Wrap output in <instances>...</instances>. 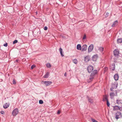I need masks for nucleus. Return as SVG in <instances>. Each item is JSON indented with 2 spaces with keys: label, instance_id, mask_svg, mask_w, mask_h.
I'll use <instances>...</instances> for the list:
<instances>
[{
  "label": "nucleus",
  "instance_id": "39",
  "mask_svg": "<svg viewBox=\"0 0 122 122\" xmlns=\"http://www.w3.org/2000/svg\"><path fill=\"white\" fill-rule=\"evenodd\" d=\"M120 111H122V105L120 107Z\"/></svg>",
  "mask_w": 122,
  "mask_h": 122
},
{
  "label": "nucleus",
  "instance_id": "21",
  "mask_svg": "<svg viewBox=\"0 0 122 122\" xmlns=\"http://www.w3.org/2000/svg\"><path fill=\"white\" fill-rule=\"evenodd\" d=\"M117 42L118 43H121L122 42V39L119 38L117 40Z\"/></svg>",
  "mask_w": 122,
  "mask_h": 122
},
{
  "label": "nucleus",
  "instance_id": "27",
  "mask_svg": "<svg viewBox=\"0 0 122 122\" xmlns=\"http://www.w3.org/2000/svg\"><path fill=\"white\" fill-rule=\"evenodd\" d=\"M46 66L47 67H51V66L50 64L48 63L46 64Z\"/></svg>",
  "mask_w": 122,
  "mask_h": 122
},
{
  "label": "nucleus",
  "instance_id": "30",
  "mask_svg": "<svg viewBox=\"0 0 122 122\" xmlns=\"http://www.w3.org/2000/svg\"><path fill=\"white\" fill-rule=\"evenodd\" d=\"M107 105L108 107H109L110 105L109 103V102L108 100H107Z\"/></svg>",
  "mask_w": 122,
  "mask_h": 122
},
{
  "label": "nucleus",
  "instance_id": "24",
  "mask_svg": "<svg viewBox=\"0 0 122 122\" xmlns=\"http://www.w3.org/2000/svg\"><path fill=\"white\" fill-rule=\"evenodd\" d=\"M103 48L102 47H100L99 48V50L102 52L103 51Z\"/></svg>",
  "mask_w": 122,
  "mask_h": 122
},
{
  "label": "nucleus",
  "instance_id": "23",
  "mask_svg": "<svg viewBox=\"0 0 122 122\" xmlns=\"http://www.w3.org/2000/svg\"><path fill=\"white\" fill-rule=\"evenodd\" d=\"M73 62L75 64H77L78 62V61L76 59L73 60Z\"/></svg>",
  "mask_w": 122,
  "mask_h": 122
},
{
  "label": "nucleus",
  "instance_id": "22",
  "mask_svg": "<svg viewBox=\"0 0 122 122\" xmlns=\"http://www.w3.org/2000/svg\"><path fill=\"white\" fill-rule=\"evenodd\" d=\"M49 73L48 72L46 74L43 76L44 78H47L49 76Z\"/></svg>",
  "mask_w": 122,
  "mask_h": 122
},
{
  "label": "nucleus",
  "instance_id": "38",
  "mask_svg": "<svg viewBox=\"0 0 122 122\" xmlns=\"http://www.w3.org/2000/svg\"><path fill=\"white\" fill-rule=\"evenodd\" d=\"M60 113V111L59 110H58L57 112V113L58 114H59Z\"/></svg>",
  "mask_w": 122,
  "mask_h": 122
},
{
  "label": "nucleus",
  "instance_id": "33",
  "mask_svg": "<svg viewBox=\"0 0 122 122\" xmlns=\"http://www.w3.org/2000/svg\"><path fill=\"white\" fill-rule=\"evenodd\" d=\"M35 67V66L34 65H32L31 67V69H33Z\"/></svg>",
  "mask_w": 122,
  "mask_h": 122
},
{
  "label": "nucleus",
  "instance_id": "40",
  "mask_svg": "<svg viewBox=\"0 0 122 122\" xmlns=\"http://www.w3.org/2000/svg\"><path fill=\"white\" fill-rule=\"evenodd\" d=\"M67 75V74L66 72H65L64 74V76H66Z\"/></svg>",
  "mask_w": 122,
  "mask_h": 122
},
{
  "label": "nucleus",
  "instance_id": "15",
  "mask_svg": "<svg viewBox=\"0 0 122 122\" xmlns=\"http://www.w3.org/2000/svg\"><path fill=\"white\" fill-rule=\"evenodd\" d=\"M89 60L90 58L88 56H87L85 57L84 59L85 61L86 62L89 61Z\"/></svg>",
  "mask_w": 122,
  "mask_h": 122
},
{
  "label": "nucleus",
  "instance_id": "42",
  "mask_svg": "<svg viewBox=\"0 0 122 122\" xmlns=\"http://www.w3.org/2000/svg\"><path fill=\"white\" fill-rule=\"evenodd\" d=\"M107 15H108V14H109V13H107Z\"/></svg>",
  "mask_w": 122,
  "mask_h": 122
},
{
  "label": "nucleus",
  "instance_id": "6",
  "mask_svg": "<svg viewBox=\"0 0 122 122\" xmlns=\"http://www.w3.org/2000/svg\"><path fill=\"white\" fill-rule=\"evenodd\" d=\"M87 48V46L86 45H83L82 47V51H86Z\"/></svg>",
  "mask_w": 122,
  "mask_h": 122
},
{
  "label": "nucleus",
  "instance_id": "32",
  "mask_svg": "<svg viewBox=\"0 0 122 122\" xmlns=\"http://www.w3.org/2000/svg\"><path fill=\"white\" fill-rule=\"evenodd\" d=\"M0 113L2 114H5V112L4 111H1L0 112Z\"/></svg>",
  "mask_w": 122,
  "mask_h": 122
},
{
  "label": "nucleus",
  "instance_id": "35",
  "mask_svg": "<svg viewBox=\"0 0 122 122\" xmlns=\"http://www.w3.org/2000/svg\"><path fill=\"white\" fill-rule=\"evenodd\" d=\"M44 29L45 30H46L47 29V27L46 26H45L44 28Z\"/></svg>",
  "mask_w": 122,
  "mask_h": 122
},
{
  "label": "nucleus",
  "instance_id": "37",
  "mask_svg": "<svg viewBox=\"0 0 122 122\" xmlns=\"http://www.w3.org/2000/svg\"><path fill=\"white\" fill-rule=\"evenodd\" d=\"M13 83L14 84H16L15 81V80L14 79L13 80Z\"/></svg>",
  "mask_w": 122,
  "mask_h": 122
},
{
  "label": "nucleus",
  "instance_id": "1",
  "mask_svg": "<svg viewBox=\"0 0 122 122\" xmlns=\"http://www.w3.org/2000/svg\"><path fill=\"white\" fill-rule=\"evenodd\" d=\"M122 114L120 112H117L116 114L115 118L117 120L122 117Z\"/></svg>",
  "mask_w": 122,
  "mask_h": 122
},
{
  "label": "nucleus",
  "instance_id": "7",
  "mask_svg": "<svg viewBox=\"0 0 122 122\" xmlns=\"http://www.w3.org/2000/svg\"><path fill=\"white\" fill-rule=\"evenodd\" d=\"M113 52L114 55L115 56H117L118 55L119 53V51L117 50H114L113 51Z\"/></svg>",
  "mask_w": 122,
  "mask_h": 122
},
{
  "label": "nucleus",
  "instance_id": "4",
  "mask_svg": "<svg viewBox=\"0 0 122 122\" xmlns=\"http://www.w3.org/2000/svg\"><path fill=\"white\" fill-rule=\"evenodd\" d=\"M93 47L94 46L93 44H91L89 46L88 49V53H90L92 51Z\"/></svg>",
  "mask_w": 122,
  "mask_h": 122
},
{
  "label": "nucleus",
  "instance_id": "29",
  "mask_svg": "<svg viewBox=\"0 0 122 122\" xmlns=\"http://www.w3.org/2000/svg\"><path fill=\"white\" fill-rule=\"evenodd\" d=\"M91 120L93 122H98L95 119H93V118H92L91 119Z\"/></svg>",
  "mask_w": 122,
  "mask_h": 122
},
{
  "label": "nucleus",
  "instance_id": "28",
  "mask_svg": "<svg viewBox=\"0 0 122 122\" xmlns=\"http://www.w3.org/2000/svg\"><path fill=\"white\" fill-rule=\"evenodd\" d=\"M39 103L40 104H42L43 103V101L42 100H40L39 101Z\"/></svg>",
  "mask_w": 122,
  "mask_h": 122
},
{
  "label": "nucleus",
  "instance_id": "2",
  "mask_svg": "<svg viewBox=\"0 0 122 122\" xmlns=\"http://www.w3.org/2000/svg\"><path fill=\"white\" fill-rule=\"evenodd\" d=\"M19 110L18 109L15 108L14 109L12 112V115L13 116H15L18 113Z\"/></svg>",
  "mask_w": 122,
  "mask_h": 122
},
{
  "label": "nucleus",
  "instance_id": "8",
  "mask_svg": "<svg viewBox=\"0 0 122 122\" xmlns=\"http://www.w3.org/2000/svg\"><path fill=\"white\" fill-rule=\"evenodd\" d=\"M113 110L114 111L119 110L120 111V108L118 106H115L113 107Z\"/></svg>",
  "mask_w": 122,
  "mask_h": 122
},
{
  "label": "nucleus",
  "instance_id": "26",
  "mask_svg": "<svg viewBox=\"0 0 122 122\" xmlns=\"http://www.w3.org/2000/svg\"><path fill=\"white\" fill-rule=\"evenodd\" d=\"M93 78V76L92 75V74H91L89 78V79L90 80V81H92Z\"/></svg>",
  "mask_w": 122,
  "mask_h": 122
},
{
  "label": "nucleus",
  "instance_id": "5",
  "mask_svg": "<svg viewBox=\"0 0 122 122\" xmlns=\"http://www.w3.org/2000/svg\"><path fill=\"white\" fill-rule=\"evenodd\" d=\"M87 70L89 72H91L93 70V67L91 65H89L87 67Z\"/></svg>",
  "mask_w": 122,
  "mask_h": 122
},
{
  "label": "nucleus",
  "instance_id": "25",
  "mask_svg": "<svg viewBox=\"0 0 122 122\" xmlns=\"http://www.w3.org/2000/svg\"><path fill=\"white\" fill-rule=\"evenodd\" d=\"M88 100L91 103H92L93 102L92 99V98H88Z\"/></svg>",
  "mask_w": 122,
  "mask_h": 122
},
{
  "label": "nucleus",
  "instance_id": "10",
  "mask_svg": "<svg viewBox=\"0 0 122 122\" xmlns=\"http://www.w3.org/2000/svg\"><path fill=\"white\" fill-rule=\"evenodd\" d=\"M59 51L60 52V53L61 56L62 57L64 56V54H63V53H64V52L63 51L62 49L61 48H60L59 49Z\"/></svg>",
  "mask_w": 122,
  "mask_h": 122
},
{
  "label": "nucleus",
  "instance_id": "12",
  "mask_svg": "<svg viewBox=\"0 0 122 122\" xmlns=\"http://www.w3.org/2000/svg\"><path fill=\"white\" fill-rule=\"evenodd\" d=\"M114 78L115 80L117 81L118 80L119 76L117 74H115L114 76Z\"/></svg>",
  "mask_w": 122,
  "mask_h": 122
},
{
  "label": "nucleus",
  "instance_id": "44",
  "mask_svg": "<svg viewBox=\"0 0 122 122\" xmlns=\"http://www.w3.org/2000/svg\"><path fill=\"white\" fill-rule=\"evenodd\" d=\"M16 61H18V60H16Z\"/></svg>",
  "mask_w": 122,
  "mask_h": 122
},
{
  "label": "nucleus",
  "instance_id": "9",
  "mask_svg": "<svg viewBox=\"0 0 122 122\" xmlns=\"http://www.w3.org/2000/svg\"><path fill=\"white\" fill-rule=\"evenodd\" d=\"M51 83L52 82H51L49 81H44V83L45 84L46 86L51 85Z\"/></svg>",
  "mask_w": 122,
  "mask_h": 122
},
{
  "label": "nucleus",
  "instance_id": "3",
  "mask_svg": "<svg viewBox=\"0 0 122 122\" xmlns=\"http://www.w3.org/2000/svg\"><path fill=\"white\" fill-rule=\"evenodd\" d=\"M115 93L114 92H111L110 93V96L111 98L112 99L115 96H117V92L116 90L114 91Z\"/></svg>",
  "mask_w": 122,
  "mask_h": 122
},
{
  "label": "nucleus",
  "instance_id": "34",
  "mask_svg": "<svg viewBox=\"0 0 122 122\" xmlns=\"http://www.w3.org/2000/svg\"><path fill=\"white\" fill-rule=\"evenodd\" d=\"M4 46L5 47H7V43H6L4 45Z\"/></svg>",
  "mask_w": 122,
  "mask_h": 122
},
{
  "label": "nucleus",
  "instance_id": "41",
  "mask_svg": "<svg viewBox=\"0 0 122 122\" xmlns=\"http://www.w3.org/2000/svg\"><path fill=\"white\" fill-rule=\"evenodd\" d=\"M110 90L111 91H112V88H111Z\"/></svg>",
  "mask_w": 122,
  "mask_h": 122
},
{
  "label": "nucleus",
  "instance_id": "31",
  "mask_svg": "<svg viewBox=\"0 0 122 122\" xmlns=\"http://www.w3.org/2000/svg\"><path fill=\"white\" fill-rule=\"evenodd\" d=\"M18 42V41L17 40H15L13 42V44H15V43H17Z\"/></svg>",
  "mask_w": 122,
  "mask_h": 122
},
{
  "label": "nucleus",
  "instance_id": "11",
  "mask_svg": "<svg viewBox=\"0 0 122 122\" xmlns=\"http://www.w3.org/2000/svg\"><path fill=\"white\" fill-rule=\"evenodd\" d=\"M115 66L114 64H112L110 66V69L112 70H115Z\"/></svg>",
  "mask_w": 122,
  "mask_h": 122
},
{
  "label": "nucleus",
  "instance_id": "36",
  "mask_svg": "<svg viewBox=\"0 0 122 122\" xmlns=\"http://www.w3.org/2000/svg\"><path fill=\"white\" fill-rule=\"evenodd\" d=\"M86 36L85 35H84L83 36V39H86Z\"/></svg>",
  "mask_w": 122,
  "mask_h": 122
},
{
  "label": "nucleus",
  "instance_id": "14",
  "mask_svg": "<svg viewBox=\"0 0 122 122\" xmlns=\"http://www.w3.org/2000/svg\"><path fill=\"white\" fill-rule=\"evenodd\" d=\"M118 22L117 20L115 21L113 24H112V27H114L115 26L117 25L118 24Z\"/></svg>",
  "mask_w": 122,
  "mask_h": 122
},
{
  "label": "nucleus",
  "instance_id": "16",
  "mask_svg": "<svg viewBox=\"0 0 122 122\" xmlns=\"http://www.w3.org/2000/svg\"><path fill=\"white\" fill-rule=\"evenodd\" d=\"M9 103H6L5 105L3 106V107L5 108H7L9 106Z\"/></svg>",
  "mask_w": 122,
  "mask_h": 122
},
{
  "label": "nucleus",
  "instance_id": "20",
  "mask_svg": "<svg viewBox=\"0 0 122 122\" xmlns=\"http://www.w3.org/2000/svg\"><path fill=\"white\" fill-rule=\"evenodd\" d=\"M107 97L106 95H105L103 96V101H105L106 100L107 101Z\"/></svg>",
  "mask_w": 122,
  "mask_h": 122
},
{
  "label": "nucleus",
  "instance_id": "19",
  "mask_svg": "<svg viewBox=\"0 0 122 122\" xmlns=\"http://www.w3.org/2000/svg\"><path fill=\"white\" fill-rule=\"evenodd\" d=\"M122 100L117 99L116 101V103L118 104H120L121 103Z\"/></svg>",
  "mask_w": 122,
  "mask_h": 122
},
{
  "label": "nucleus",
  "instance_id": "18",
  "mask_svg": "<svg viewBox=\"0 0 122 122\" xmlns=\"http://www.w3.org/2000/svg\"><path fill=\"white\" fill-rule=\"evenodd\" d=\"M97 72V70H94L91 73L92 75L94 76L96 74Z\"/></svg>",
  "mask_w": 122,
  "mask_h": 122
},
{
  "label": "nucleus",
  "instance_id": "43",
  "mask_svg": "<svg viewBox=\"0 0 122 122\" xmlns=\"http://www.w3.org/2000/svg\"><path fill=\"white\" fill-rule=\"evenodd\" d=\"M106 70H107V67L106 68Z\"/></svg>",
  "mask_w": 122,
  "mask_h": 122
},
{
  "label": "nucleus",
  "instance_id": "13",
  "mask_svg": "<svg viewBox=\"0 0 122 122\" xmlns=\"http://www.w3.org/2000/svg\"><path fill=\"white\" fill-rule=\"evenodd\" d=\"M97 57L98 55H95L93 56L92 57V59L94 61L96 60Z\"/></svg>",
  "mask_w": 122,
  "mask_h": 122
},
{
  "label": "nucleus",
  "instance_id": "17",
  "mask_svg": "<svg viewBox=\"0 0 122 122\" xmlns=\"http://www.w3.org/2000/svg\"><path fill=\"white\" fill-rule=\"evenodd\" d=\"M77 49L78 50H81V46L80 44H78L76 46Z\"/></svg>",
  "mask_w": 122,
  "mask_h": 122
}]
</instances>
